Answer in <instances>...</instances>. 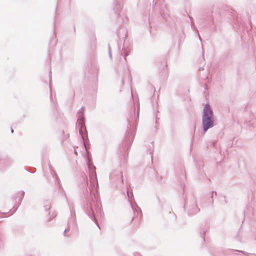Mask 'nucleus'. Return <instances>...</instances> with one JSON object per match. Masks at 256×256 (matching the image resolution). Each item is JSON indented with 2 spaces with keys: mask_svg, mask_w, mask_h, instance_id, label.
Returning <instances> with one entry per match:
<instances>
[{
  "mask_svg": "<svg viewBox=\"0 0 256 256\" xmlns=\"http://www.w3.org/2000/svg\"><path fill=\"white\" fill-rule=\"evenodd\" d=\"M88 166L89 170V176L90 179L91 186L89 188L88 192L87 189L88 186V180L86 174L84 173L80 174V181L81 182L79 187L82 190L83 195L86 200V206L84 209L89 217L94 221L100 228L98 222L96 218V214L98 216L102 218L104 214L102 210V204L100 202L99 194L97 189L98 188V183L96 180V184L92 183V180L96 178V167L90 164L89 160H88Z\"/></svg>",
  "mask_w": 256,
  "mask_h": 256,
  "instance_id": "obj_1",
  "label": "nucleus"
},
{
  "mask_svg": "<svg viewBox=\"0 0 256 256\" xmlns=\"http://www.w3.org/2000/svg\"><path fill=\"white\" fill-rule=\"evenodd\" d=\"M139 118V110L138 109L136 114V108H134L132 112L130 113L127 118L128 126L124 144L128 150L134 140L136 130V126Z\"/></svg>",
  "mask_w": 256,
  "mask_h": 256,
  "instance_id": "obj_2",
  "label": "nucleus"
},
{
  "mask_svg": "<svg viewBox=\"0 0 256 256\" xmlns=\"http://www.w3.org/2000/svg\"><path fill=\"white\" fill-rule=\"evenodd\" d=\"M153 7L155 9H158V18H156L153 14L148 18V22L150 26H154V20H159L162 22L163 20L168 22L170 19V16L169 14L168 10L164 4V0H153Z\"/></svg>",
  "mask_w": 256,
  "mask_h": 256,
  "instance_id": "obj_3",
  "label": "nucleus"
},
{
  "mask_svg": "<svg viewBox=\"0 0 256 256\" xmlns=\"http://www.w3.org/2000/svg\"><path fill=\"white\" fill-rule=\"evenodd\" d=\"M202 130L206 132L214 126V115L213 110L209 104H206L202 114Z\"/></svg>",
  "mask_w": 256,
  "mask_h": 256,
  "instance_id": "obj_4",
  "label": "nucleus"
},
{
  "mask_svg": "<svg viewBox=\"0 0 256 256\" xmlns=\"http://www.w3.org/2000/svg\"><path fill=\"white\" fill-rule=\"evenodd\" d=\"M70 211L71 218L68 220V228L65 229L64 232V236H68L70 234H67V232L70 231V229L72 230V232H74L76 229V214L70 206Z\"/></svg>",
  "mask_w": 256,
  "mask_h": 256,
  "instance_id": "obj_5",
  "label": "nucleus"
},
{
  "mask_svg": "<svg viewBox=\"0 0 256 256\" xmlns=\"http://www.w3.org/2000/svg\"><path fill=\"white\" fill-rule=\"evenodd\" d=\"M109 176L110 182L114 184L123 183L122 174L121 172L114 170L110 173Z\"/></svg>",
  "mask_w": 256,
  "mask_h": 256,
  "instance_id": "obj_6",
  "label": "nucleus"
},
{
  "mask_svg": "<svg viewBox=\"0 0 256 256\" xmlns=\"http://www.w3.org/2000/svg\"><path fill=\"white\" fill-rule=\"evenodd\" d=\"M12 160L8 157H0V170L4 171L8 167L12 164Z\"/></svg>",
  "mask_w": 256,
  "mask_h": 256,
  "instance_id": "obj_7",
  "label": "nucleus"
},
{
  "mask_svg": "<svg viewBox=\"0 0 256 256\" xmlns=\"http://www.w3.org/2000/svg\"><path fill=\"white\" fill-rule=\"evenodd\" d=\"M188 214L190 216H194L200 211V209L198 208L194 198L192 200V204L187 208Z\"/></svg>",
  "mask_w": 256,
  "mask_h": 256,
  "instance_id": "obj_8",
  "label": "nucleus"
},
{
  "mask_svg": "<svg viewBox=\"0 0 256 256\" xmlns=\"http://www.w3.org/2000/svg\"><path fill=\"white\" fill-rule=\"evenodd\" d=\"M127 196L128 198V201L130 202L131 207H132L133 211L134 212V216L133 217L132 219H134V217H136V216H138L139 212L140 214V217L142 214V210H141L140 208L136 204V203L134 204H132V198H134V196H133L132 194V196H130L128 191L127 190Z\"/></svg>",
  "mask_w": 256,
  "mask_h": 256,
  "instance_id": "obj_9",
  "label": "nucleus"
},
{
  "mask_svg": "<svg viewBox=\"0 0 256 256\" xmlns=\"http://www.w3.org/2000/svg\"><path fill=\"white\" fill-rule=\"evenodd\" d=\"M79 128V133L80 134L83 140L84 145L85 146L86 150H87V146L86 145L87 141L88 140V132L86 129V125H78Z\"/></svg>",
  "mask_w": 256,
  "mask_h": 256,
  "instance_id": "obj_10",
  "label": "nucleus"
},
{
  "mask_svg": "<svg viewBox=\"0 0 256 256\" xmlns=\"http://www.w3.org/2000/svg\"><path fill=\"white\" fill-rule=\"evenodd\" d=\"M124 0H114L113 6V10L117 17L119 16L120 11L122 8Z\"/></svg>",
  "mask_w": 256,
  "mask_h": 256,
  "instance_id": "obj_11",
  "label": "nucleus"
},
{
  "mask_svg": "<svg viewBox=\"0 0 256 256\" xmlns=\"http://www.w3.org/2000/svg\"><path fill=\"white\" fill-rule=\"evenodd\" d=\"M24 192L22 190L19 191L16 194V198H18V202L17 204H16L13 208L14 209L13 212H15L18 209V207L20 206L21 202L24 196Z\"/></svg>",
  "mask_w": 256,
  "mask_h": 256,
  "instance_id": "obj_12",
  "label": "nucleus"
},
{
  "mask_svg": "<svg viewBox=\"0 0 256 256\" xmlns=\"http://www.w3.org/2000/svg\"><path fill=\"white\" fill-rule=\"evenodd\" d=\"M246 126L249 128L250 130L253 131L256 134V118H254L253 116L251 118L250 120H248L246 124Z\"/></svg>",
  "mask_w": 256,
  "mask_h": 256,
  "instance_id": "obj_13",
  "label": "nucleus"
},
{
  "mask_svg": "<svg viewBox=\"0 0 256 256\" xmlns=\"http://www.w3.org/2000/svg\"><path fill=\"white\" fill-rule=\"evenodd\" d=\"M116 34L118 38H120L122 35H124V38L125 40L128 36V32L124 28L120 27L116 30Z\"/></svg>",
  "mask_w": 256,
  "mask_h": 256,
  "instance_id": "obj_14",
  "label": "nucleus"
},
{
  "mask_svg": "<svg viewBox=\"0 0 256 256\" xmlns=\"http://www.w3.org/2000/svg\"><path fill=\"white\" fill-rule=\"evenodd\" d=\"M188 17L190 18V25H191V28H192V29L196 31V33L198 34V37L200 38V41H202V40H201V38H200V36L198 34V28H196V26L194 25V22L193 21V18H192L190 16V15H188Z\"/></svg>",
  "mask_w": 256,
  "mask_h": 256,
  "instance_id": "obj_15",
  "label": "nucleus"
},
{
  "mask_svg": "<svg viewBox=\"0 0 256 256\" xmlns=\"http://www.w3.org/2000/svg\"><path fill=\"white\" fill-rule=\"evenodd\" d=\"M78 125H85V118L84 114H78Z\"/></svg>",
  "mask_w": 256,
  "mask_h": 256,
  "instance_id": "obj_16",
  "label": "nucleus"
},
{
  "mask_svg": "<svg viewBox=\"0 0 256 256\" xmlns=\"http://www.w3.org/2000/svg\"><path fill=\"white\" fill-rule=\"evenodd\" d=\"M120 54L122 56L125 60H126V56L129 54V50L126 48H123L122 50L120 51Z\"/></svg>",
  "mask_w": 256,
  "mask_h": 256,
  "instance_id": "obj_17",
  "label": "nucleus"
},
{
  "mask_svg": "<svg viewBox=\"0 0 256 256\" xmlns=\"http://www.w3.org/2000/svg\"><path fill=\"white\" fill-rule=\"evenodd\" d=\"M206 232V229L205 227H202L200 228V234L202 237L203 240H204V235Z\"/></svg>",
  "mask_w": 256,
  "mask_h": 256,
  "instance_id": "obj_18",
  "label": "nucleus"
},
{
  "mask_svg": "<svg viewBox=\"0 0 256 256\" xmlns=\"http://www.w3.org/2000/svg\"><path fill=\"white\" fill-rule=\"evenodd\" d=\"M53 173H54V175L56 176V184H57L59 186L60 188H62V186L60 184V180L58 179V175L56 174V172L52 170V174H53Z\"/></svg>",
  "mask_w": 256,
  "mask_h": 256,
  "instance_id": "obj_19",
  "label": "nucleus"
},
{
  "mask_svg": "<svg viewBox=\"0 0 256 256\" xmlns=\"http://www.w3.org/2000/svg\"><path fill=\"white\" fill-rule=\"evenodd\" d=\"M231 12L232 13L234 20H236L238 22H239L236 12L232 10V12Z\"/></svg>",
  "mask_w": 256,
  "mask_h": 256,
  "instance_id": "obj_20",
  "label": "nucleus"
},
{
  "mask_svg": "<svg viewBox=\"0 0 256 256\" xmlns=\"http://www.w3.org/2000/svg\"><path fill=\"white\" fill-rule=\"evenodd\" d=\"M230 251L232 252H242V253L246 255V256H248L249 254L248 253L246 252H244V251H242V250H236L232 249V250H230Z\"/></svg>",
  "mask_w": 256,
  "mask_h": 256,
  "instance_id": "obj_21",
  "label": "nucleus"
},
{
  "mask_svg": "<svg viewBox=\"0 0 256 256\" xmlns=\"http://www.w3.org/2000/svg\"><path fill=\"white\" fill-rule=\"evenodd\" d=\"M47 204L44 206V208L46 211H48L50 209V205L48 202H46Z\"/></svg>",
  "mask_w": 256,
  "mask_h": 256,
  "instance_id": "obj_22",
  "label": "nucleus"
},
{
  "mask_svg": "<svg viewBox=\"0 0 256 256\" xmlns=\"http://www.w3.org/2000/svg\"><path fill=\"white\" fill-rule=\"evenodd\" d=\"M84 106H82V108L79 110L78 112V114H84Z\"/></svg>",
  "mask_w": 256,
  "mask_h": 256,
  "instance_id": "obj_23",
  "label": "nucleus"
},
{
  "mask_svg": "<svg viewBox=\"0 0 256 256\" xmlns=\"http://www.w3.org/2000/svg\"><path fill=\"white\" fill-rule=\"evenodd\" d=\"M108 55L110 58H112V52L110 50V46H108Z\"/></svg>",
  "mask_w": 256,
  "mask_h": 256,
  "instance_id": "obj_24",
  "label": "nucleus"
},
{
  "mask_svg": "<svg viewBox=\"0 0 256 256\" xmlns=\"http://www.w3.org/2000/svg\"><path fill=\"white\" fill-rule=\"evenodd\" d=\"M156 180H157L158 182H162V176H156Z\"/></svg>",
  "mask_w": 256,
  "mask_h": 256,
  "instance_id": "obj_25",
  "label": "nucleus"
},
{
  "mask_svg": "<svg viewBox=\"0 0 256 256\" xmlns=\"http://www.w3.org/2000/svg\"><path fill=\"white\" fill-rule=\"evenodd\" d=\"M50 98L51 99L52 98V88L50 86Z\"/></svg>",
  "mask_w": 256,
  "mask_h": 256,
  "instance_id": "obj_26",
  "label": "nucleus"
},
{
  "mask_svg": "<svg viewBox=\"0 0 256 256\" xmlns=\"http://www.w3.org/2000/svg\"><path fill=\"white\" fill-rule=\"evenodd\" d=\"M212 196H211V198H212V199L213 198V194H214L216 195V191H212ZM212 202H213V200H212Z\"/></svg>",
  "mask_w": 256,
  "mask_h": 256,
  "instance_id": "obj_27",
  "label": "nucleus"
},
{
  "mask_svg": "<svg viewBox=\"0 0 256 256\" xmlns=\"http://www.w3.org/2000/svg\"><path fill=\"white\" fill-rule=\"evenodd\" d=\"M134 256H142L140 253L138 252H134Z\"/></svg>",
  "mask_w": 256,
  "mask_h": 256,
  "instance_id": "obj_28",
  "label": "nucleus"
},
{
  "mask_svg": "<svg viewBox=\"0 0 256 256\" xmlns=\"http://www.w3.org/2000/svg\"><path fill=\"white\" fill-rule=\"evenodd\" d=\"M134 256H142L140 253L138 252H134Z\"/></svg>",
  "mask_w": 256,
  "mask_h": 256,
  "instance_id": "obj_29",
  "label": "nucleus"
},
{
  "mask_svg": "<svg viewBox=\"0 0 256 256\" xmlns=\"http://www.w3.org/2000/svg\"><path fill=\"white\" fill-rule=\"evenodd\" d=\"M97 72H98V69H97L96 68H94V72L95 74H96Z\"/></svg>",
  "mask_w": 256,
  "mask_h": 256,
  "instance_id": "obj_30",
  "label": "nucleus"
},
{
  "mask_svg": "<svg viewBox=\"0 0 256 256\" xmlns=\"http://www.w3.org/2000/svg\"><path fill=\"white\" fill-rule=\"evenodd\" d=\"M58 186H59L58 185ZM58 188H59V190H62V191H63V192H64V190H63V188H62H62H60V186H58Z\"/></svg>",
  "mask_w": 256,
  "mask_h": 256,
  "instance_id": "obj_31",
  "label": "nucleus"
},
{
  "mask_svg": "<svg viewBox=\"0 0 256 256\" xmlns=\"http://www.w3.org/2000/svg\"><path fill=\"white\" fill-rule=\"evenodd\" d=\"M58 186H59L58 185ZM58 188H59V190H62V191H63V192H64V190H63V188H62H62H60V186H58Z\"/></svg>",
  "mask_w": 256,
  "mask_h": 256,
  "instance_id": "obj_32",
  "label": "nucleus"
},
{
  "mask_svg": "<svg viewBox=\"0 0 256 256\" xmlns=\"http://www.w3.org/2000/svg\"><path fill=\"white\" fill-rule=\"evenodd\" d=\"M74 153L76 154V155H78V153H77V152L76 150V149L74 150Z\"/></svg>",
  "mask_w": 256,
  "mask_h": 256,
  "instance_id": "obj_33",
  "label": "nucleus"
},
{
  "mask_svg": "<svg viewBox=\"0 0 256 256\" xmlns=\"http://www.w3.org/2000/svg\"><path fill=\"white\" fill-rule=\"evenodd\" d=\"M211 14H210L209 16H208V20H209V19H210Z\"/></svg>",
  "mask_w": 256,
  "mask_h": 256,
  "instance_id": "obj_34",
  "label": "nucleus"
},
{
  "mask_svg": "<svg viewBox=\"0 0 256 256\" xmlns=\"http://www.w3.org/2000/svg\"><path fill=\"white\" fill-rule=\"evenodd\" d=\"M26 256H32L31 254H27Z\"/></svg>",
  "mask_w": 256,
  "mask_h": 256,
  "instance_id": "obj_35",
  "label": "nucleus"
},
{
  "mask_svg": "<svg viewBox=\"0 0 256 256\" xmlns=\"http://www.w3.org/2000/svg\"><path fill=\"white\" fill-rule=\"evenodd\" d=\"M204 70V68H199V70Z\"/></svg>",
  "mask_w": 256,
  "mask_h": 256,
  "instance_id": "obj_36",
  "label": "nucleus"
},
{
  "mask_svg": "<svg viewBox=\"0 0 256 256\" xmlns=\"http://www.w3.org/2000/svg\"><path fill=\"white\" fill-rule=\"evenodd\" d=\"M11 132L12 133H13L14 132V130L12 128H11Z\"/></svg>",
  "mask_w": 256,
  "mask_h": 256,
  "instance_id": "obj_37",
  "label": "nucleus"
},
{
  "mask_svg": "<svg viewBox=\"0 0 256 256\" xmlns=\"http://www.w3.org/2000/svg\"><path fill=\"white\" fill-rule=\"evenodd\" d=\"M238 26H240V25H238L237 27H236L235 26H234V28H238Z\"/></svg>",
  "mask_w": 256,
  "mask_h": 256,
  "instance_id": "obj_38",
  "label": "nucleus"
},
{
  "mask_svg": "<svg viewBox=\"0 0 256 256\" xmlns=\"http://www.w3.org/2000/svg\"><path fill=\"white\" fill-rule=\"evenodd\" d=\"M54 36L55 37H56V33L54 32Z\"/></svg>",
  "mask_w": 256,
  "mask_h": 256,
  "instance_id": "obj_39",
  "label": "nucleus"
}]
</instances>
